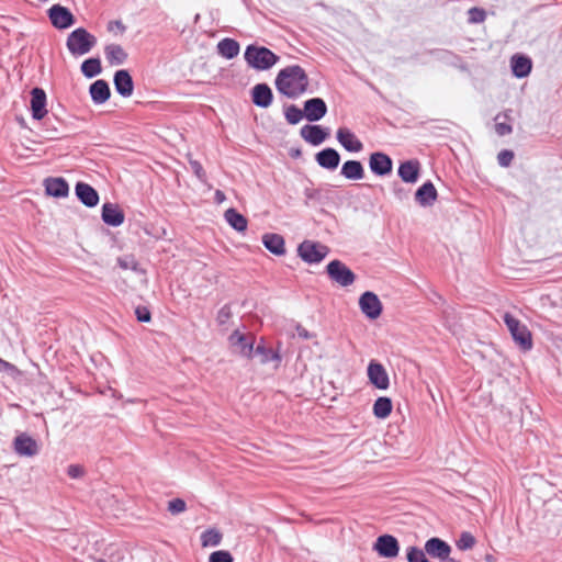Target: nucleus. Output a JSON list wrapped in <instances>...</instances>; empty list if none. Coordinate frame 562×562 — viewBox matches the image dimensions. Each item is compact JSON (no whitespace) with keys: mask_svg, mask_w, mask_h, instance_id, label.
Masks as SVG:
<instances>
[{"mask_svg":"<svg viewBox=\"0 0 562 562\" xmlns=\"http://www.w3.org/2000/svg\"><path fill=\"white\" fill-rule=\"evenodd\" d=\"M274 83L281 94L296 99L307 91L310 79L301 66L291 65L278 72Z\"/></svg>","mask_w":562,"mask_h":562,"instance_id":"nucleus-1","label":"nucleus"},{"mask_svg":"<svg viewBox=\"0 0 562 562\" xmlns=\"http://www.w3.org/2000/svg\"><path fill=\"white\" fill-rule=\"evenodd\" d=\"M245 60L249 67L256 70H267L274 66L279 56L263 46L248 45L244 54Z\"/></svg>","mask_w":562,"mask_h":562,"instance_id":"nucleus-2","label":"nucleus"},{"mask_svg":"<svg viewBox=\"0 0 562 562\" xmlns=\"http://www.w3.org/2000/svg\"><path fill=\"white\" fill-rule=\"evenodd\" d=\"M97 44L94 35L86 29L78 27L67 37L66 46L72 56H82L88 54Z\"/></svg>","mask_w":562,"mask_h":562,"instance_id":"nucleus-3","label":"nucleus"},{"mask_svg":"<svg viewBox=\"0 0 562 562\" xmlns=\"http://www.w3.org/2000/svg\"><path fill=\"white\" fill-rule=\"evenodd\" d=\"M503 319L515 344L524 351L530 350L533 344L528 327L509 313H506Z\"/></svg>","mask_w":562,"mask_h":562,"instance_id":"nucleus-4","label":"nucleus"},{"mask_svg":"<svg viewBox=\"0 0 562 562\" xmlns=\"http://www.w3.org/2000/svg\"><path fill=\"white\" fill-rule=\"evenodd\" d=\"M297 256L308 265L321 263L329 254V248L319 241L305 239L299 244Z\"/></svg>","mask_w":562,"mask_h":562,"instance_id":"nucleus-5","label":"nucleus"},{"mask_svg":"<svg viewBox=\"0 0 562 562\" xmlns=\"http://www.w3.org/2000/svg\"><path fill=\"white\" fill-rule=\"evenodd\" d=\"M326 273L333 282L345 288L351 285L356 280L355 272L338 259L328 262Z\"/></svg>","mask_w":562,"mask_h":562,"instance_id":"nucleus-6","label":"nucleus"},{"mask_svg":"<svg viewBox=\"0 0 562 562\" xmlns=\"http://www.w3.org/2000/svg\"><path fill=\"white\" fill-rule=\"evenodd\" d=\"M372 549L381 558L394 559L400 553V542L393 535L383 533L375 539Z\"/></svg>","mask_w":562,"mask_h":562,"instance_id":"nucleus-7","label":"nucleus"},{"mask_svg":"<svg viewBox=\"0 0 562 562\" xmlns=\"http://www.w3.org/2000/svg\"><path fill=\"white\" fill-rule=\"evenodd\" d=\"M231 345L237 350V352L247 358L251 359L255 352L256 338L251 334H243L239 330H234L229 335Z\"/></svg>","mask_w":562,"mask_h":562,"instance_id":"nucleus-8","label":"nucleus"},{"mask_svg":"<svg viewBox=\"0 0 562 562\" xmlns=\"http://www.w3.org/2000/svg\"><path fill=\"white\" fill-rule=\"evenodd\" d=\"M359 307L369 319L379 318L383 311L379 296L372 291H366L360 295Z\"/></svg>","mask_w":562,"mask_h":562,"instance_id":"nucleus-9","label":"nucleus"},{"mask_svg":"<svg viewBox=\"0 0 562 562\" xmlns=\"http://www.w3.org/2000/svg\"><path fill=\"white\" fill-rule=\"evenodd\" d=\"M52 24L59 30L68 29L75 23V16L70 10L60 4H54L48 10Z\"/></svg>","mask_w":562,"mask_h":562,"instance_id":"nucleus-10","label":"nucleus"},{"mask_svg":"<svg viewBox=\"0 0 562 562\" xmlns=\"http://www.w3.org/2000/svg\"><path fill=\"white\" fill-rule=\"evenodd\" d=\"M367 372L369 381L374 387L379 390H386L389 387V374L382 363L376 360H371Z\"/></svg>","mask_w":562,"mask_h":562,"instance_id":"nucleus-11","label":"nucleus"},{"mask_svg":"<svg viewBox=\"0 0 562 562\" xmlns=\"http://www.w3.org/2000/svg\"><path fill=\"white\" fill-rule=\"evenodd\" d=\"M424 547L429 558L437 559L439 561L445 560L452 552L451 546L439 537L429 538L426 540Z\"/></svg>","mask_w":562,"mask_h":562,"instance_id":"nucleus-12","label":"nucleus"},{"mask_svg":"<svg viewBox=\"0 0 562 562\" xmlns=\"http://www.w3.org/2000/svg\"><path fill=\"white\" fill-rule=\"evenodd\" d=\"M392 159L384 153L375 151L370 155L369 167L376 176H386L392 171Z\"/></svg>","mask_w":562,"mask_h":562,"instance_id":"nucleus-13","label":"nucleus"},{"mask_svg":"<svg viewBox=\"0 0 562 562\" xmlns=\"http://www.w3.org/2000/svg\"><path fill=\"white\" fill-rule=\"evenodd\" d=\"M31 112L34 120H42L47 114L46 93L42 88L31 90Z\"/></svg>","mask_w":562,"mask_h":562,"instance_id":"nucleus-14","label":"nucleus"},{"mask_svg":"<svg viewBox=\"0 0 562 562\" xmlns=\"http://www.w3.org/2000/svg\"><path fill=\"white\" fill-rule=\"evenodd\" d=\"M304 115L310 122L323 119L327 113V105L322 98H312L304 102Z\"/></svg>","mask_w":562,"mask_h":562,"instance_id":"nucleus-15","label":"nucleus"},{"mask_svg":"<svg viewBox=\"0 0 562 562\" xmlns=\"http://www.w3.org/2000/svg\"><path fill=\"white\" fill-rule=\"evenodd\" d=\"M113 83L116 92L123 98H128L133 94L134 81L126 69H120L115 71Z\"/></svg>","mask_w":562,"mask_h":562,"instance_id":"nucleus-16","label":"nucleus"},{"mask_svg":"<svg viewBox=\"0 0 562 562\" xmlns=\"http://www.w3.org/2000/svg\"><path fill=\"white\" fill-rule=\"evenodd\" d=\"M301 137L313 146H318L328 137L327 128L321 125H304L300 131Z\"/></svg>","mask_w":562,"mask_h":562,"instance_id":"nucleus-17","label":"nucleus"},{"mask_svg":"<svg viewBox=\"0 0 562 562\" xmlns=\"http://www.w3.org/2000/svg\"><path fill=\"white\" fill-rule=\"evenodd\" d=\"M75 193L78 200L87 207H94L99 202L97 190L86 182H77Z\"/></svg>","mask_w":562,"mask_h":562,"instance_id":"nucleus-18","label":"nucleus"},{"mask_svg":"<svg viewBox=\"0 0 562 562\" xmlns=\"http://www.w3.org/2000/svg\"><path fill=\"white\" fill-rule=\"evenodd\" d=\"M336 137L339 144L348 151L359 153L363 148L361 140L346 127L338 128Z\"/></svg>","mask_w":562,"mask_h":562,"instance_id":"nucleus-19","label":"nucleus"},{"mask_svg":"<svg viewBox=\"0 0 562 562\" xmlns=\"http://www.w3.org/2000/svg\"><path fill=\"white\" fill-rule=\"evenodd\" d=\"M14 450L20 456L33 457L38 452V445L35 439L26 434H20L14 439Z\"/></svg>","mask_w":562,"mask_h":562,"instance_id":"nucleus-20","label":"nucleus"},{"mask_svg":"<svg viewBox=\"0 0 562 562\" xmlns=\"http://www.w3.org/2000/svg\"><path fill=\"white\" fill-rule=\"evenodd\" d=\"M272 100L273 93L267 83H257L251 89V101L255 105L266 109L271 105Z\"/></svg>","mask_w":562,"mask_h":562,"instance_id":"nucleus-21","label":"nucleus"},{"mask_svg":"<svg viewBox=\"0 0 562 562\" xmlns=\"http://www.w3.org/2000/svg\"><path fill=\"white\" fill-rule=\"evenodd\" d=\"M316 162L324 169L335 170L340 162L339 153L331 148H325L315 155Z\"/></svg>","mask_w":562,"mask_h":562,"instance_id":"nucleus-22","label":"nucleus"},{"mask_svg":"<svg viewBox=\"0 0 562 562\" xmlns=\"http://www.w3.org/2000/svg\"><path fill=\"white\" fill-rule=\"evenodd\" d=\"M261 241L266 249L274 256H283L285 254V240L280 234L266 233L261 237Z\"/></svg>","mask_w":562,"mask_h":562,"instance_id":"nucleus-23","label":"nucleus"},{"mask_svg":"<svg viewBox=\"0 0 562 562\" xmlns=\"http://www.w3.org/2000/svg\"><path fill=\"white\" fill-rule=\"evenodd\" d=\"M400 178L407 183L417 182L420 173V164L418 160H406L398 167Z\"/></svg>","mask_w":562,"mask_h":562,"instance_id":"nucleus-24","label":"nucleus"},{"mask_svg":"<svg viewBox=\"0 0 562 562\" xmlns=\"http://www.w3.org/2000/svg\"><path fill=\"white\" fill-rule=\"evenodd\" d=\"M89 93L95 104H103L111 97L110 86L104 79L95 80L91 83Z\"/></svg>","mask_w":562,"mask_h":562,"instance_id":"nucleus-25","label":"nucleus"},{"mask_svg":"<svg viewBox=\"0 0 562 562\" xmlns=\"http://www.w3.org/2000/svg\"><path fill=\"white\" fill-rule=\"evenodd\" d=\"M436 198H437V190L430 181H427L426 183H424L415 192V199L419 203V205L423 207L430 206L431 203L436 200Z\"/></svg>","mask_w":562,"mask_h":562,"instance_id":"nucleus-26","label":"nucleus"},{"mask_svg":"<svg viewBox=\"0 0 562 562\" xmlns=\"http://www.w3.org/2000/svg\"><path fill=\"white\" fill-rule=\"evenodd\" d=\"M45 190L48 195L63 198L68 194L69 187L64 178H47L45 180Z\"/></svg>","mask_w":562,"mask_h":562,"instance_id":"nucleus-27","label":"nucleus"},{"mask_svg":"<svg viewBox=\"0 0 562 562\" xmlns=\"http://www.w3.org/2000/svg\"><path fill=\"white\" fill-rule=\"evenodd\" d=\"M254 356H258L262 364L274 362L276 369L280 367L282 360L279 349L274 350L271 347L256 346Z\"/></svg>","mask_w":562,"mask_h":562,"instance_id":"nucleus-28","label":"nucleus"},{"mask_svg":"<svg viewBox=\"0 0 562 562\" xmlns=\"http://www.w3.org/2000/svg\"><path fill=\"white\" fill-rule=\"evenodd\" d=\"M513 74L517 78H524L531 71V60L529 57L522 55H514L512 57Z\"/></svg>","mask_w":562,"mask_h":562,"instance_id":"nucleus-29","label":"nucleus"},{"mask_svg":"<svg viewBox=\"0 0 562 562\" xmlns=\"http://www.w3.org/2000/svg\"><path fill=\"white\" fill-rule=\"evenodd\" d=\"M340 173L349 180H360L364 177V170L360 161L347 160L340 170Z\"/></svg>","mask_w":562,"mask_h":562,"instance_id":"nucleus-30","label":"nucleus"},{"mask_svg":"<svg viewBox=\"0 0 562 562\" xmlns=\"http://www.w3.org/2000/svg\"><path fill=\"white\" fill-rule=\"evenodd\" d=\"M106 60L110 65H122L127 58L124 48L119 44H110L104 48Z\"/></svg>","mask_w":562,"mask_h":562,"instance_id":"nucleus-31","label":"nucleus"},{"mask_svg":"<svg viewBox=\"0 0 562 562\" xmlns=\"http://www.w3.org/2000/svg\"><path fill=\"white\" fill-rule=\"evenodd\" d=\"M239 43L233 38H223L217 44V52L221 56L233 59L239 54Z\"/></svg>","mask_w":562,"mask_h":562,"instance_id":"nucleus-32","label":"nucleus"},{"mask_svg":"<svg viewBox=\"0 0 562 562\" xmlns=\"http://www.w3.org/2000/svg\"><path fill=\"white\" fill-rule=\"evenodd\" d=\"M392 400L386 396H380L373 404V415L376 418L384 419L392 413Z\"/></svg>","mask_w":562,"mask_h":562,"instance_id":"nucleus-33","label":"nucleus"},{"mask_svg":"<svg viewBox=\"0 0 562 562\" xmlns=\"http://www.w3.org/2000/svg\"><path fill=\"white\" fill-rule=\"evenodd\" d=\"M81 71L87 78H93L102 71L99 58H89L81 64Z\"/></svg>","mask_w":562,"mask_h":562,"instance_id":"nucleus-34","label":"nucleus"},{"mask_svg":"<svg viewBox=\"0 0 562 562\" xmlns=\"http://www.w3.org/2000/svg\"><path fill=\"white\" fill-rule=\"evenodd\" d=\"M226 222L237 232L247 229L248 221L243 213H224Z\"/></svg>","mask_w":562,"mask_h":562,"instance_id":"nucleus-35","label":"nucleus"},{"mask_svg":"<svg viewBox=\"0 0 562 562\" xmlns=\"http://www.w3.org/2000/svg\"><path fill=\"white\" fill-rule=\"evenodd\" d=\"M222 541V533L215 529L210 528L202 532L201 535V544L202 547H216Z\"/></svg>","mask_w":562,"mask_h":562,"instance_id":"nucleus-36","label":"nucleus"},{"mask_svg":"<svg viewBox=\"0 0 562 562\" xmlns=\"http://www.w3.org/2000/svg\"><path fill=\"white\" fill-rule=\"evenodd\" d=\"M406 560L407 562H430L425 548L422 549L416 546H409L406 548Z\"/></svg>","mask_w":562,"mask_h":562,"instance_id":"nucleus-37","label":"nucleus"},{"mask_svg":"<svg viewBox=\"0 0 562 562\" xmlns=\"http://www.w3.org/2000/svg\"><path fill=\"white\" fill-rule=\"evenodd\" d=\"M284 116L289 124L295 125L300 123L303 117H305L304 109L301 110L296 105L291 104L285 108Z\"/></svg>","mask_w":562,"mask_h":562,"instance_id":"nucleus-38","label":"nucleus"},{"mask_svg":"<svg viewBox=\"0 0 562 562\" xmlns=\"http://www.w3.org/2000/svg\"><path fill=\"white\" fill-rule=\"evenodd\" d=\"M475 542H476V540L471 532L463 531V532H461L456 544L459 550L465 551V550L472 549L474 547Z\"/></svg>","mask_w":562,"mask_h":562,"instance_id":"nucleus-39","label":"nucleus"},{"mask_svg":"<svg viewBox=\"0 0 562 562\" xmlns=\"http://www.w3.org/2000/svg\"><path fill=\"white\" fill-rule=\"evenodd\" d=\"M486 19V12L477 7H473L468 11V21L472 24L484 22Z\"/></svg>","mask_w":562,"mask_h":562,"instance_id":"nucleus-40","label":"nucleus"},{"mask_svg":"<svg viewBox=\"0 0 562 562\" xmlns=\"http://www.w3.org/2000/svg\"><path fill=\"white\" fill-rule=\"evenodd\" d=\"M209 562H234V558L229 551L217 550L210 554Z\"/></svg>","mask_w":562,"mask_h":562,"instance_id":"nucleus-41","label":"nucleus"},{"mask_svg":"<svg viewBox=\"0 0 562 562\" xmlns=\"http://www.w3.org/2000/svg\"><path fill=\"white\" fill-rule=\"evenodd\" d=\"M102 220L110 226H119L124 222V213H101Z\"/></svg>","mask_w":562,"mask_h":562,"instance_id":"nucleus-42","label":"nucleus"},{"mask_svg":"<svg viewBox=\"0 0 562 562\" xmlns=\"http://www.w3.org/2000/svg\"><path fill=\"white\" fill-rule=\"evenodd\" d=\"M187 509V504L182 498H173L168 502V510L172 515H179Z\"/></svg>","mask_w":562,"mask_h":562,"instance_id":"nucleus-43","label":"nucleus"},{"mask_svg":"<svg viewBox=\"0 0 562 562\" xmlns=\"http://www.w3.org/2000/svg\"><path fill=\"white\" fill-rule=\"evenodd\" d=\"M188 160H189V165L192 169V171L194 172V175L196 176V178L201 181H205L206 179V175H205V171L202 167V165L193 159L190 155L188 156Z\"/></svg>","mask_w":562,"mask_h":562,"instance_id":"nucleus-44","label":"nucleus"},{"mask_svg":"<svg viewBox=\"0 0 562 562\" xmlns=\"http://www.w3.org/2000/svg\"><path fill=\"white\" fill-rule=\"evenodd\" d=\"M117 263L122 269L138 271V263L133 256L120 257Z\"/></svg>","mask_w":562,"mask_h":562,"instance_id":"nucleus-45","label":"nucleus"},{"mask_svg":"<svg viewBox=\"0 0 562 562\" xmlns=\"http://www.w3.org/2000/svg\"><path fill=\"white\" fill-rule=\"evenodd\" d=\"M513 159H514V153L508 149H503L497 155L498 164L502 167H508L512 164Z\"/></svg>","mask_w":562,"mask_h":562,"instance_id":"nucleus-46","label":"nucleus"},{"mask_svg":"<svg viewBox=\"0 0 562 562\" xmlns=\"http://www.w3.org/2000/svg\"><path fill=\"white\" fill-rule=\"evenodd\" d=\"M136 319L140 323H148L151 319V313L146 306H137L135 308Z\"/></svg>","mask_w":562,"mask_h":562,"instance_id":"nucleus-47","label":"nucleus"},{"mask_svg":"<svg viewBox=\"0 0 562 562\" xmlns=\"http://www.w3.org/2000/svg\"><path fill=\"white\" fill-rule=\"evenodd\" d=\"M86 473V470L82 465L80 464H70L68 468H67V474L71 477V479H80L85 475Z\"/></svg>","mask_w":562,"mask_h":562,"instance_id":"nucleus-48","label":"nucleus"},{"mask_svg":"<svg viewBox=\"0 0 562 562\" xmlns=\"http://www.w3.org/2000/svg\"><path fill=\"white\" fill-rule=\"evenodd\" d=\"M495 132L499 136H505V135H508V134H510L513 132V127L509 124H507V123L496 122V124H495Z\"/></svg>","mask_w":562,"mask_h":562,"instance_id":"nucleus-49","label":"nucleus"},{"mask_svg":"<svg viewBox=\"0 0 562 562\" xmlns=\"http://www.w3.org/2000/svg\"><path fill=\"white\" fill-rule=\"evenodd\" d=\"M231 317V307L229 305H224L217 313V321L221 324H224Z\"/></svg>","mask_w":562,"mask_h":562,"instance_id":"nucleus-50","label":"nucleus"},{"mask_svg":"<svg viewBox=\"0 0 562 562\" xmlns=\"http://www.w3.org/2000/svg\"><path fill=\"white\" fill-rule=\"evenodd\" d=\"M45 125L47 126L45 128L47 137L48 138H56L57 134H58V131H57V128L54 125H50V127H49V119L45 122Z\"/></svg>","mask_w":562,"mask_h":562,"instance_id":"nucleus-51","label":"nucleus"},{"mask_svg":"<svg viewBox=\"0 0 562 562\" xmlns=\"http://www.w3.org/2000/svg\"><path fill=\"white\" fill-rule=\"evenodd\" d=\"M101 211H121V209L117 203L105 202L103 203Z\"/></svg>","mask_w":562,"mask_h":562,"instance_id":"nucleus-52","label":"nucleus"},{"mask_svg":"<svg viewBox=\"0 0 562 562\" xmlns=\"http://www.w3.org/2000/svg\"><path fill=\"white\" fill-rule=\"evenodd\" d=\"M225 200V195L221 190H216L214 193V201L221 204Z\"/></svg>","mask_w":562,"mask_h":562,"instance_id":"nucleus-53","label":"nucleus"},{"mask_svg":"<svg viewBox=\"0 0 562 562\" xmlns=\"http://www.w3.org/2000/svg\"><path fill=\"white\" fill-rule=\"evenodd\" d=\"M297 330V335L302 338H305V339H308L311 336H310V333L302 326H297L296 328Z\"/></svg>","mask_w":562,"mask_h":562,"instance_id":"nucleus-54","label":"nucleus"},{"mask_svg":"<svg viewBox=\"0 0 562 562\" xmlns=\"http://www.w3.org/2000/svg\"><path fill=\"white\" fill-rule=\"evenodd\" d=\"M394 193H395V195L397 196L398 200H403V199L408 198V192H406L403 189H395Z\"/></svg>","mask_w":562,"mask_h":562,"instance_id":"nucleus-55","label":"nucleus"},{"mask_svg":"<svg viewBox=\"0 0 562 562\" xmlns=\"http://www.w3.org/2000/svg\"><path fill=\"white\" fill-rule=\"evenodd\" d=\"M0 367L4 368L5 370H13L14 366L0 359Z\"/></svg>","mask_w":562,"mask_h":562,"instance_id":"nucleus-56","label":"nucleus"},{"mask_svg":"<svg viewBox=\"0 0 562 562\" xmlns=\"http://www.w3.org/2000/svg\"><path fill=\"white\" fill-rule=\"evenodd\" d=\"M290 155H291V157L296 158L301 155V150L300 149H291Z\"/></svg>","mask_w":562,"mask_h":562,"instance_id":"nucleus-57","label":"nucleus"},{"mask_svg":"<svg viewBox=\"0 0 562 562\" xmlns=\"http://www.w3.org/2000/svg\"><path fill=\"white\" fill-rule=\"evenodd\" d=\"M114 24L116 25V27H119L121 31H125V26L123 25V23L121 21H115Z\"/></svg>","mask_w":562,"mask_h":562,"instance_id":"nucleus-58","label":"nucleus"},{"mask_svg":"<svg viewBox=\"0 0 562 562\" xmlns=\"http://www.w3.org/2000/svg\"><path fill=\"white\" fill-rule=\"evenodd\" d=\"M256 346L268 347L263 338H260L259 342Z\"/></svg>","mask_w":562,"mask_h":562,"instance_id":"nucleus-59","label":"nucleus"},{"mask_svg":"<svg viewBox=\"0 0 562 562\" xmlns=\"http://www.w3.org/2000/svg\"><path fill=\"white\" fill-rule=\"evenodd\" d=\"M226 211L233 212L236 211L234 207H228Z\"/></svg>","mask_w":562,"mask_h":562,"instance_id":"nucleus-60","label":"nucleus"}]
</instances>
